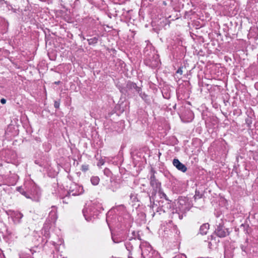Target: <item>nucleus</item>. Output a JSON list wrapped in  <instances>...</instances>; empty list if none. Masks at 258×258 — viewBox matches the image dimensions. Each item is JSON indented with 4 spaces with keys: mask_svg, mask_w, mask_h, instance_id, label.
<instances>
[{
    "mask_svg": "<svg viewBox=\"0 0 258 258\" xmlns=\"http://www.w3.org/2000/svg\"><path fill=\"white\" fill-rule=\"evenodd\" d=\"M25 190L21 192L26 198L33 201H38L41 193L38 187L33 182H29L25 184Z\"/></svg>",
    "mask_w": 258,
    "mask_h": 258,
    "instance_id": "nucleus-1",
    "label": "nucleus"
},
{
    "mask_svg": "<svg viewBox=\"0 0 258 258\" xmlns=\"http://www.w3.org/2000/svg\"><path fill=\"white\" fill-rule=\"evenodd\" d=\"M226 220L221 218L219 221H216V227L214 231L215 234L219 237H225L229 234V231L228 228L224 226V222Z\"/></svg>",
    "mask_w": 258,
    "mask_h": 258,
    "instance_id": "nucleus-2",
    "label": "nucleus"
},
{
    "mask_svg": "<svg viewBox=\"0 0 258 258\" xmlns=\"http://www.w3.org/2000/svg\"><path fill=\"white\" fill-rule=\"evenodd\" d=\"M142 249V256L143 258H161L157 252L153 250L149 245H142L140 246Z\"/></svg>",
    "mask_w": 258,
    "mask_h": 258,
    "instance_id": "nucleus-3",
    "label": "nucleus"
},
{
    "mask_svg": "<svg viewBox=\"0 0 258 258\" xmlns=\"http://www.w3.org/2000/svg\"><path fill=\"white\" fill-rule=\"evenodd\" d=\"M179 205L180 206L178 207L179 210L177 209H173L172 210V219L181 220L185 215V212L189 210V209L187 208L186 205L183 206V204L180 202Z\"/></svg>",
    "mask_w": 258,
    "mask_h": 258,
    "instance_id": "nucleus-4",
    "label": "nucleus"
},
{
    "mask_svg": "<svg viewBox=\"0 0 258 258\" xmlns=\"http://www.w3.org/2000/svg\"><path fill=\"white\" fill-rule=\"evenodd\" d=\"M146 66L151 68H155L158 67L160 60L159 55L155 53H151L144 60Z\"/></svg>",
    "mask_w": 258,
    "mask_h": 258,
    "instance_id": "nucleus-5",
    "label": "nucleus"
},
{
    "mask_svg": "<svg viewBox=\"0 0 258 258\" xmlns=\"http://www.w3.org/2000/svg\"><path fill=\"white\" fill-rule=\"evenodd\" d=\"M127 87L130 88H134L139 94L140 97L147 103L150 102V99L149 96L145 93L141 92V88L138 87L136 84L129 82L127 84Z\"/></svg>",
    "mask_w": 258,
    "mask_h": 258,
    "instance_id": "nucleus-6",
    "label": "nucleus"
},
{
    "mask_svg": "<svg viewBox=\"0 0 258 258\" xmlns=\"http://www.w3.org/2000/svg\"><path fill=\"white\" fill-rule=\"evenodd\" d=\"M155 171L153 169L151 170V175L150 176V185L153 188L155 192H160L161 189V183L156 179L155 176Z\"/></svg>",
    "mask_w": 258,
    "mask_h": 258,
    "instance_id": "nucleus-7",
    "label": "nucleus"
},
{
    "mask_svg": "<svg viewBox=\"0 0 258 258\" xmlns=\"http://www.w3.org/2000/svg\"><path fill=\"white\" fill-rule=\"evenodd\" d=\"M84 192V189L82 186L78 184H73L70 187L69 191L68 192L69 196H79Z\"/></svg>",
    "mask_w": 258,
    "mask_h": 258,
    "instance_id": "nucleus-8",
    "label": "nucleus"
},
{
    "mask_svg": "<svg viewBox=\"0 0 258 258\" xmlns=\"http://www.w3.org/2000/svg\"><path fill=\"white\" fill-rule=\"evenodd\" d=\"M159 207L160 208H157V209H160L159 210H157V212L162 211L163 212H166L171 209L172 204L171 203V201L168 199H166L165 201H160L159 202Z\"/></svg>",
    "mask_w": 258,
    "mask_h": 258,
    "instance_id": "nucleus-9",
    "label": "nucleus"
},
{
    "mask_svg": "<svg viewBox=\"0 0 258 258\" xmlns=\"http://www.w3.org/2000/svg\"><path fill=\"white\" fill-rule=\"evenodd\" d=\"M57 218V211L55 207L52 206L51 210L49 213L47 220L49 222L54 223Z\"/></svg>",
    "mask_w": 258,
    "mask_h": 258,
    "instance_id": "nucleus-10",
    "label": "nucleus"
},
{
    "mask_svg": "<svg viewBox=\"0 0 258 258\" xmlns=\"http://www.w3.org/2000/svg\"><path fill=\"white\" fill-rule=\"evenodd\" d=\"M173 165L178 170L183 172L187 170V168L185 165L181 163L177 159H174L173 160Z\"/></svg>",
    "mask_w": 258,
    "mask_h": 258,
    "instance_id": "nucleus-11",
    "label": "nucleus"
},
{
    "mask_svg": "<svg viewBox=\"0 0 258 258\" xmlns=\"http://www.w3.org/2000/svg\"><path fill=\"white\" fill-rule=\"evenodd\" d=\"M209 226H210V225L208 223L203 224L200 227V233L202 235H206L209 230Z\"/></svg>",
    "mask_w": 258,
    "mask_h": 258,
    "instance_id": "nucleus-12",
    "label": "nucleus"
},
{
    "mask_svg": "<svg viewBox=\"0 0 258 258\" xmlns=\"http://www.w3.org/2000/svg\"><path fill=\"white\" fill-rule=\"evenodd\" d=\"M83 213L87 221H90L91 220L92 214L91 213L90 209H84L83 210Z\"/></svg>",
    "mask_w": 258,
    "mask_h": 258,
    "instance_id": "nucleus-13",
    "label": "nucleus"
},
{
    "mask_svg": "<svg viewBox=\"0 0 258 258\" xmlns=\"http://www.w3.org/2000/svg\"><path fill=\"white\" fill-rule=\"evenodd\" d=\"M13 216L15 220L18 222L19 223L20 222V220L23 217V215L18 211L14 212L13 215Z\"/></svg>",
    "mask_w": 258,
    "mask_h": 258,
    "instance_id": "nucleus-14",
    "label": "nucleus"
},
{
    "mask_svg": "<svg viewBox=\"0 0 258 258\" xmlns=\"http://www.w3.org/2000/svg\"><path fill=\"white\" fill-rule=\"evenodd\" d=\"M90 180H91V183L93 185H97L98 184V183L100 181V178H99V177H98L97 176H93L91 178Z\"/></svg>",
    "mask_w": 258,
    "mask_h": 258,
    "instance_id": "nucleus-15",
    "label": "nucleus"
},
{
    "mask_svg": "<svg viewBox=\"0 0 258 258\" xmlns=\"http://www.w3.org/2000/svg\"><path fill=\"white\" fill-rule=\"evenodd\" d=\"M98 37H94L90 39H88L87 41L89 45H94L97 43Z\"/></svg>",
    "mask_w": 258,
    "mask_h": 258,
    "instance_id": "nucleus-16",
    "label": "nucleus"
},
{
    "mask_svg": "<svg viewBox=\"0 0 258 258\" xmlns=\"http://www.w3.org/2000/svg\"><path fill=\"white\" fill-rule=\"evenodd\" d=\"M187 118H185V119H186V121L187 122H189L190 121H191L192 120V119L194 118V113L190 110H187Z\"/></svg>",
    "mask_w": 258,
    "mask_h": 258,
    "instance_id": "nucleus-17",
    "label": "nucleus"
},
{
    "mask_svg": "<svg viewBox=\"0 0 258 258\" xmlns=\"http://www.w3.org/2000/svg\"><path fill=\"white\" fill-rule=\"evenodd\" d=\"M125 246L126 249L129 251H131L133 249V246L130 242H126L125 243Z\"/></svg>",
    "mask_w": 258,
    "mask_h": 258,
    "instance_id": "nucleus-18",
    "label": "nucleus"
},
{
    "mask_svg": "<svg viewBox=\"0 0 258 258\" xmlns=\"http://www.w3.org/2000/svg\"><path fill=\"white\" fill-rule=\"evenodd\" d=\"M165 89H163L162 91V95L164 98L168 99L170 98V93L167 91H165Z\"/></svg>",
    "mask_w": 258,
    "mask_h": 258,
    "instance_id": "nucleus-19",
    "label": "nucleus"
},
{
    "mask_svg": "<svg viewBox=\"0 0 258 258\" xmlns=\"http://www.w3.org/2000/svg\"><path fill=\"white\" fill-rule=\"evenodd\" d=\"M70 197V196H69V195H68V194H67V195H66V196H64V197H63L62 198V203H64V204H68L69 202V200Z\"/></svg>",
    "mask_w": 258,
    "mask_h": 258,
    "instance_id": "nucleus-20",
    "label": "nucleus"
},
{
    "mask_svg": "<svg viewBox=\"0 0 258 258\" xmlns=\"http://www.w3.org/2000/svg\"><path fill=\"white\" fill-rule=\"evenodd\" d=\"M88 169H89V165H88L84 164V165H82L81 170L85 172V171H87Z\"/></svg>",
    "mask_w": 258,
    "mask_h": 258,
    "instance_id": "nucleus-21",
    "label": "nucleus"
},
{
    "mask_svg": "<svg viewBox=\"0 0 258 258\" xmlns=\"http://www.w3.org/2000/svg\"><path fill=\"white\" fill-rule=\"evenodd\" d=\"M173 258H186V256L184 254L180 253L177 254Z\"/></svg>",
    "mask_w": 258,
    "mask_h": 258,
    "instance_id": "nucleus-22",
    "label": "nucleus"
},
{
    "mask_svg": "<svg viewBox=\"0 0 258 258\" xmlns=\"http://www.w3.org/2000/svg\"><path fill=\"white\" fill-rule=\"evenodd\" d=\"M225 256L227 258H232L231 254H229V251L226 249L225 250Z\"/></svg>",
    "mask_w": 258,
    "mask_h": 258,
    "instance_id": "nucleus-23",
    "label": "nucleus"
},
{
    "mask_svg": "<svg viewBox=\"0 0 258 258\" xmlns=\"http://www.w3.org/2000/svg\"><path fill=\"white\" fill-rule=\"evenodd\" d=\"M104 173L106 176H110V171L108 169L106 168L104 170Z\"/></svg>",
    "mask_w": 258,
    "mask_h": 258,
    "instance_id": "nucleus-24",
    "label": "nucleus"
},
{
    "mask_svg": "<svg viewBox=\"0 0 258 258\" xmlns=\"http://www.w3.org/2000/svg\"><path fill=\"white\" fill-rule=\"evenodd\" d=\"M59 105H60L59 101H54V107H55V108H59Z\"/></svg>",
    "mask_w": 258,
    "mask_h": 258,
    "instance_id": "nucleus-25",
    "label": "nucleus"
},
{
    "mask_svg": "<svg viewBox=\"0 0 258 258\" xmlns=\"http://www.w3.org/2000/svg\"><path fill=\"white\" fill-rule=\"evenodd\" d=\"M19 258H33L30 255H20Z\"/></svg>",
    "mask_w": 258,
    "mask_h": 258,
    "instance_id": "nucleus-26",
    "label": "nucleus"
},
{
    "mask_svg": "<svg viewBox=\"0 0 258 258\" xmlns=\"http://www.w3.org/2000/svg\"><path fill=\"white\" fill-rule=\"evenodd\" d=\"M161 195H162L161 198H164L165 200H166V199H168L167 197L165 194H164V192H162Z\"/></svg>",
    "mask_w": 258,
    "mask_h": 258,
    "instance_id": "nucleus-27",
    "label": "nucleus"
},
{
    "mask_svg": "<svg viewBox=\"0 0 258 258\" xmlns=\"http://www.w3.org/2000/svg\"><path fill=\"white\" fill-rule=\"evenodd\" d=\"M176 73L177 74H182V70L181 69V68H179L177 70V71H176Z\"/></svg>",
    "mask_w": 258,
    "mask_h": 258,
    "instance_id": "nucleus-28",
    "label": "nucleus"
},
{
    "mask_svg": "<svg viewBox=\"0 0 258 258\" xmlns=\"http://www.w3.org/2000/svg\"><path fill=\"white\" fill-rule=\"evenodd\" d=\"M6 102V100L4 98H2L1 99V103L3 104H5Z\"/></svg>",
    "mask_w": 258,
    "mask_h": 258,
    "instance_id": "nucleus-29",
    "label": "nucleus"
},
{
    "mask_svg": "<svg viewBox=\"0 0 258 258\" xmlns=\"http://www.w3.org/2000/svg\"><path fill=\"white\" fill-rule=\"evenodd\" d=\"M112 239L114 243H118L119 242L118 241L116 240L115 238H114L113 236L112 237Z\"/></svg>",
    "mask_w": 258,
    "mask_h": 258,
    "instance_id": "nucleus-30",
    "label": "nucleus"
},
{
    "mask_svg": "<svg viewBox=\"0 0 258 258\" xmlns=\"http://www.w3.org/2000/svg\"><path fill=\"white\" fill-rule=\"evenodd\" d=\"M241 249H242V250L243 251H246V248H245V247H244L243 245H242V246H241Z\"/></svg>",
    "mask_w": 258,
    "mask_h": 258,
    "instance_id": "nucleus-31",
    "label": "nucleus"
},
{
    "mask_svg": "<svg viewBox=\"0 0 258 258\" xmlns=\"http://www.w3.org/2000/svg\"><path fill=\"white\" fill-rule=\"evenodd\" d=\"M56 85H58L60 83V81H56L54 83Z\"/></svg>",
    "mask_w": 258,
    "mask_h": 258,
    "instance_id": "nucleus-32",
    "label": "nucleus"
},
{
    "mask_svg": "<svg viewBox=\"0 0 258 258\" xmlns=\"http://www.w3.org/2000/svg\"><path fill=\"white\" fill-rule=\"evenodd\" d=\"M111 190H112L113 191H115V189H114V188H113V189H111Z\"/></svg>",
    "mask_w": 258,
    "mask_h": 258,
    "instance_id": "nucleus-33",
    "label": "nucleus"
},
{
    "mask_svg": "<svg viewBox=\"0 0 258 258\" xmlns=\"http://www.w3.org/2000/svg\"><path fill=\"white\" fill-rule=\"evenodd\" d=\"M255 86H256H256H257V87H258V83H257V84H255Z\"/></svg>",
    "mask_w": 258,
    "mask_h": 258,
    "instance_id": "nucleus-34",
    "label": "nucleus"
},
{
    "mask_svg": "<svg viewBox=\"0 0 258 258\" xmlns=\"http://www.w3.org/2000/svg\"><path fill=\"white\" fill-rule=\"evenodd\" d=\"M175 107H176V105H174V106L173 107L175 108Z\"/></svg>",
    "mask_w": 258,
    "mask_h": 258,
    "instance_id": "nucleus-35",
    "label": "nucleus"
}]
</instances>
